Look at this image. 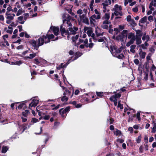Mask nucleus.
Here are the masks:
<instances>
[{
	"label": "nucleus",
	"mask_w": 156,
	"mask_h": 156,
	"mask_svg": "<svg viewBox=\"0 0 156 156\" xmlns=\"http://www.w3.org/2000/svg\"><path fill=\"white\" fill-rule=\"evenodd\" d=\"M122 8L121 5H119L118 4L115 5L114 7L112 9V10L114 11V12L112 13L111 19L112 20L114 18V16H122Z\"/></svg>",
	"instance_id": "1"
},
{
	"label": "nucleus",
	"mask_w": 156,
	"mask_h": 156,
	"mask_svg": "<svg viewBox=\"0 0 156 156\" xmlns=\"http://www.w3.org/2000/svg\"><path fill=\"white\" fill-rule=\"evenodd\" d=\"M44 38L41 37H40L38 40V43H37V42L34 40H33L31 41V44L34 47V48L37 50L38 47L42 45L44 43Z\"/></svg>",
	"instance_id": "2"
},
{
	"label": "nucleus",
	"mask_w": 156,
	"mask_h": 156,
	"mask_svg": "<svg viewBox=\"0 0 156 156\" xmlns=\"http://www.w3.org/2000/svg\"><path fill=\"white\" fill-rule=\"evenodd\" d=\"M127 37L128 39H130L126 44V46L129 47L134 43L135 40V37L134 33L131 32L127 34Z\"/></svg>",
	"instance_id": "3"
},
{
	"label": "nucleus",
	"mask_w": 156,
	"mask_h": 156,
	"mask_svg": "<svg viewBox=\"0 0 156 156\" xmlns=\"http://www.w3.org/2000/svg\"><path fill=\"white\" fill-rule=\"evenodd\" d=\"M60 28L62 36L65 37L67 35V39L69 40L71 37L70 33H69L68 30H66L65 28H63L62 25L60 26Z\"/></svg>",
	"instance_id": "4"
},
{
	"label": "nucleus",
	"mask_w": 156,
	"mask_h": 156,
	"mask_svg": "<svg viewBox=\"0 0 156 156\" xmlns=\"http://www.w3.org/2000/svg\"><path fill=\"white\" fill-rule=\"evenodd\" d=\"M84 33H86L89 36H91L93 37L94 36V34L93 33V30L92 28L90 27H85L83 29Z\"/></svg>",
	"instance_id": "5"
},
{
	"label": "nucleus",
	"mask_w": 156,
	"mask_h": 156,
	"mask_svg": "<svg viewBox=\"0 0 156 156\" xmlns=\"http://www.w3.org/2000/svg\"><path fill=\"white\" fill-rule=\"evenodd\" d=\"M5 15L7 16L6 23L8 24H9L11 22V20L14 19V17L15 16V15L14 13H9V12H6Z\"/></svg>",
	"instance_id": "6"
},
{
	"label": "nucleus",
	"mask_w": 156,
	"mask_h": 156,
	"mask_svg": "<svg viewBox=\"0 0 156 156\" xmlns=\"http://www.w3.org/2000/svg\"><path fill=\"white\" fill-rule=\"evenodd\" d=\"M54 35L52 34L48 35L47 34L46 36H44L41 37L42 38H44V43H47L50 42V40L51 39H52L54 37Z\"/></svg>",
	"instance_id": "7"
},
{
	"label": "nucleus",
	"mask_w": 156,
	"mask_h": 156,
	"mask_svg": "<svg viewBox=\"0 0 156 156\" xmlns=\"http://www.w3.org/2000/svg\"><path fill=\"white\" fill-rule=\"evenodd\" d=\"M80 17L81 20L84 23L89 25V24L88 18L84 16V14L80 16Z\"/></svg>",
	"instance_id": "8"
},
{
	"label": "nucleus",
	"mask_w": 156,
	"mask_h": 156,
	"mask_svg": "<svg viewBox=\"0 0 156 156\" xmlns=\"http://www.w3.org/2000/svg\"><path fill=\"white\" fill-rule=\"evenodd\" d=\"M39 102V101L37 100L33 99L32 102L29 104V108L31 109V107H36Z\"/></svg>",
	"instance_id": "9"
},
{
	"label": "nucleus",
	"mask_w": 156,
	"mask_h": 156,
	"mask_svg": "<svg viewBox=\"0 0 156 156\" xmlns=\"http://www.w3.org/2000/svg\"><path fill=\"white\" fill-rule=\"evenodd\" d=\"M69 30L70 31L69 33H70V36L72 34H76V31L78 30V28L77 27H74L73 28L72 27L69 28Z\"/></svg>",
	"instance_id": "10"
},
{
	"label": "nucleus",
	"mask_w": 156,
	"mask_h": 156,
	"mask_svg": "<svg viewBox=\"0 0 156 156\" xmlns=\"http://www.w3.org/2000/svg\"><path fill=\"white\" fill-rule=\"evenodd\" d=\"M63 19L62 21L63 23L67 20H70L71 19V17L67 14H64L62 16Z\"/></svg>",
	"instance_id": "11"
},
{
	"label": "nucleus",
	"mask_w": 156,
	"mask_h": 156,
	"mask_svg": "<svg viewBox=\"0 0 156 156\" xmlns=\"http://www.w3.org/2000/svg\"><path fill=\"white\" fill-rule=\"evenodd\" d=\"M26 20V19H25V18L23 19V16H21L17 18V21L20 24H23L24 23Z\"/></svg>",
	"instance_id": "12"
},
{
	"label": "nucleus",
	"mask_w": 156,
	"mask_h": 156,
	"mask_svg": "<svg viewBox=\"0 0 156 156\" xmlns=\"http://www.w3.org/2000/svg\"><path fill=\"white\" fill-rule=\"evenodd\" d=\"M95 33L97 36L103 35V32H101V29L98 27H96Z\"/></svg>",
	"instance_id": "13"
},
{
	"label": "nucleus",
	"mask_w": 156,
	"mask_h": 156,
	"mask_svg": "<svg viewBox=\"0 0 156 156\" xmlns=\"http://www.w3.org/2000/svg\"><path fill=\"white\" fill-rule=\"evenodd\" d=\"M139 55L141 59H143L145 58L146 53L145 52L143 51L141 49H139Z\"/></svg>",
	"instance_id": "14"
},
{
	"label": "nucleus",
	"mask_w": 156,
	"mask_h": 156,
	"mask_svg": "<svg viewBox=\"0 0 156 156\" xmlns=\"http://www.w3.org/2000/svg\"><path fill=\"white\" fill-rule=\"evenodd\" d=\"M147 20V17L146 16H145L140 20L139 22V25L140 26H142L143 25H141V24L144 23L146 22Z\"/></svg>",
	"instance_id": "15"
},
{
	"label": "nucleus",
	"mask_w": 156,
	"mask_h": 156,
	"mask_svg": "<svg viewBox=\"0 0 156 156\" xmlns=\"http://www.w3.org/2000/svg\"><path fill=\"white\" fill-rule=\"evenodd\" d=\"M90 26L92 27H94L96 25V21L95 19L90 18Z\"/></svg>",
	"instance_id": "16"
},
{
	"label": "nucleus",
	"mask_w": 156,
	"mask_h": 156,
	"mask_svg": "<svg viewBox=\"0 0 156 156\" xmlns=\"http://www.w3.org/2000/svg\"><path fill=\"white\" fill-rule=\"evenodd\" d=\"M53 32L56 36L58 35L59 31V28L57 27H54L53 28Z\"/></svg>",
	"instance_id": "17"
},
{
	"label": "nucleus",
	"mask_w": 156,
	"mask_h": 156,
	"mask_svg": "<svg viewBox=\"0 0 156 156\" xmlns=\"http://www.w3.org/2000/svg\"><path fill=\"white\" fill-rule=\"evenodd\" d=\"M110 18V13L108 12H106L104 16L102 17L101 19H107L109 20Z\"/></svg>",
	"instance_id": "18"
},
{
	"label": "nucleus",
	"mask_w": 156,
	"mask_h": 156,
	"mask_svg": "<svg viewBox=\"0 0 156 156\" xmlns=\"http://www.w3.org/2000/svg\"><path fill=\"white\" fill-rule=\"evenodd\" d=\"M135 40H136V44L138 45L141 43L142 41L140 37L136 36L135 37Z\"/></svg>",
	"instance_id": "19"
},
{
	"label": "nucleus",
	"mask_w": 156,
	"mask_h": 156,
	"mask_svg": "<svg viewBox=\"0 0 156 156\" xmlns=\"http://www.w3.org/2000/svg\"><path fill=\"white\" fill-rule=\"evenodd\" d=\"M136 45L135 44L131 45L130 47V51L133 53H134L135 52V49Z\"/></svg>",
	"instance_id": "20"
},
{
	"label": "nucleus",
	"mask_w": 156,
	"mask_h": 156,
	"mask_svg": "<svg viewBox=\"0 0 156 156\" xmlns=\"http://www.w3.org/2000/svg\"><path fill=\"white\" fill-rule=\"evenodd\" d=\"M114 134L116 136H120L121 135V133L120 130L115 129L114 131Z\"/></svg>",
	"instance_id": "21"
},
{
	"label": "nucleus",
	"mask_w": 156,
	"mask_h": 156,
	"mask_svg": "<svg viewBox=\"0 0 156 156\" xmlns=\"http://www.w3.org/2000/svg\"><path fill=\"white\" fill-rule=\"evenodd\" d=\"M152 123L153 124V127L152 128V133H155L156 131V122H155L154 120H153Z\"/></svg>",
	"instance_id": "22"
},
{
	"label": "nucleus",
	"mask_w": 156,
	"mask_h": 156,
	"mask_svg": "<svg viewBox=\"0 0 156 156\" xmlns=\"http://www.w3.org/2000/svg\"><path fill=\"white\" fill-rule=\"evenodd\" d=\"M71 92L68 90H66L63 94V95L66 96V97H69L70 95Z\"/></svg>",
	"instance_id": "23"
},
{
	"label": "nucleus",
	"mask_w": 156,
	"mask_h": 156,
	"mask_svg": "<svg viewBox=\"0 0 156 156\" xmlns=\"http://www.w3.org/2000/svg\"><path fill=\"white\" fill-rule=\"evenodd\" d=\"M142 39L143 40H146V41H148L149 40L150 37L148 35H144L143 36Z\"/></svg>",
	"instance_id": "24"
},
{
	"label": "nucleus",
	"mask_w": 156,
	"mask_h": 156,
	"mask_svg": "<svg viewBox=\"0 0 156 156\" xmlns=\"http://www.w3.org/2000/svg\"><path fill=\"white\" fill-rule=\"evenodd\" d=\"M115 56L119 59H122L124 57L123 54H115Z\"/></svg>",
	"instance_id": "25"
},
{
	"label": "nucleus",
	"mask_w": 156,
	"mask_h": 156,
	"mask_svg": "<svg viewBox=\"0 0 156 156\" xmlns=\"http://www.w3.org/2000/svg\"><path fill=\"white\" fill-rule=\"evenodd\" d=\"M36 56V53H33L32 54H30L29 56H27L25 57V58H28L31 59L34 58Z\"/></svg>",
	"instance_id": "26"
},
{
	"label": "nucleus",
	"mask_w": 156,
	"mask_h": 156,
	"mask_svg": "<svg viewBox=\"0 0 156 156\" xmlns=\"http://www.w3.org/2000/svg\"><path fill=\"white\" fill-rule=\"evenodd\" d=\"M8 148L7 146L3 147L2 148V153H5L8 150Z\"/></svg>",
	"instance_id": "27"
},
{
	"label": "nucleus",
	"mask_w": 156,
	"mask_h": 156,
	"mask_svg": "<svg viewBox=\"0 0 156 156\" xmlns=\"http://www.w3.org/2000/svg\"><path fill=\"white\" fill-rule=\"evenodd\" d=\"M90 18L93 19H99L101 18V16L99 15L96 16L94 14Z\"/></svg>",
	"instance_id": "28"
},
{
	"label": "nucleus",
	"mask_w": 156,
	"mask_h": 156,
	"mask_svg": "<svg viewBox=\"0 0 156 156\" xmlns=\"http://www.w3.org/2000/svg\"><path fill=\"white\" fill-rule=\"evenodd\" d=\"M108 24H104L102 23V24L101 25V28L104 29H108V26L107 25Z\"/></svg>",
	"instance_id": "29"
},
{
	"label": "nucleus",
	"mask_w": 156,
	"mask_h": 156,
	"mask_svg": "<svg viewBox=\"0 0 156 156\" xmlns=\"http://www.w3.org/2000/svg\"><path fill=\"white\" fill-rule=\"evenodd\" d=\"M136 36H138L140 37H141L142 36V34L141 33V32L140 30H137L136 31Z\"/></svg>",
	"instance_id": "30"
},
{
	"label": "nucleus",
	"mask_w": 156,
	"mask_h": 156,
	"mask_svg": "<svg viewBox=\"0 0 156 156\" xmlns=\"http://www.w3.org/2000/svg\"><path fill=\"white\" fill-rule=\"evenodd\" d=\"M23 13V9L22 8L20 9L17 11L16 15L17 16H19L21 15Z\"/></svg>",
	"instance_id": "31"
},
{
	"label": "nucleus",
	"mask_w": 156,
	"mask_h": 156,
	"mask_svg": "<svg viewBox=\"0 0 156 156\" xmlns=\"http://www.w3.org/2000/svg\"><path fill=\"white\" fill-rule=\"evenodd\" d=\"M29 113V112L28 110H26L24 112H22L23 115L25 117H27L28 114Z\"/></svg>",
	"instance_id": "32"
},
{
	"label": "nucleus",
	"mask_w": 156,
	"mask_h": 156,
	"mask_svg": "<svg viewBox=\"0 0 156 156\" xmlns=\"http://www.w3.org/2000/svg\"><path fill=\"white\" fill-rule=\"evenodd\" d=\"M141 138V135L136 138V140L137 143H140V142Z\"/></svg>",
	"instance_id": "33"
},
{
	"label": "nucleus",
	"mask_w": 156,
	"mask_h": 156,
	"mask_svg": "<svg viewBox=\"0 0 156 156\" xmlns=\"http://www.w3.org/2000/svg\"><path fill=\"white\" fill-rule=\"evenodd\" d=\"M79 37V35H76L74 37H72V40L73 42H75L76 40H77Z\"/></svg>",
	"instance_id": "34"
},
{
	"label": "nucleus",
	"mask_w": 156,
	"mask_h": 156,
	"mask_svg": "<svg viewBox=\"0 0 156 156\" xmlns=\"http://www.w3.org/2000/svg\"><path fill=\"white\" fill-rule=\"evenodd\" d=\"M107 121L108 123L109 122L110 124H111L113 122L114 120L111 118H109L107 119Z\"/></svg>",
	"instance_id": "35"
},
{
	"label": "nucleus",
	"mask_w": 156,
	"mask_h": 156,
	"mask_svg": "<svg viewBox=\"0 0 156 156\" xmlns=\"http://www.w3.org/2000/svg\"><path fill=\"white\" fill-rule=\"evenodd\" d=\"M124 5L126 6L128 4V3H131L133 1V0H124Z\"/></svg>",
	"instance_id": "36"
},
{
	"label": "nucleus",
	"mask_w": 156,
	"mask_h": 156,
	"mask_svg": "<svg viewBox=\"0 0 156 156\" xmlns=\"http://www.w3.org/2000/svg\"><path fill=\"white\" fill-rule=\"evenodd\" d=\"M59 112L60 114L62 116H63V115L64 114L66 113L65 111V110H64L63 108H62L60 109L59 110Z\"/></svg>",
	"instance_id": "37"
},
{
	"label": "nucleus",
	"mask_w": 156,
	"mask_h": 156,
	"mask_svg": "<svg viewBox=\"0 0 156 156\" xmlns=\"http://www.w3.org/2000/svg\"><path fill=\"white\" fill-rule=\"evenodd\" d=\"M68 99V97H66V96H64L62 98L61 100L62 101H66Z\"/></svg>",
	"instance_id": "38"
},
{
	"label": "nucleus",
	"mask_w": 156,
	"mask_h": 156,
	"mask_svg": "<svg viewBox=\"0 0 156 156\" xmlns=\"http://www.w3.org/2000/svg\"><path fill=\"white\" fill-rule=\"evenodd\" d=\"M138 7H139V8H141L142 9V12H145V8L144 5H140L138 6Z\"/></svg>",
	"instance_id": "39"
},
{
	"label": "nucleus",
	"mask_w": 156,
	"mask_h": 156,
	"mask_svg": "<svg viewBox=\"0 0 156 156\" xmlns=\"http://www.w3.org/2000/svg\"><path fill=\"white\" fill-rule=\"evenodd\" d=\"M25 105V104L23 102L21 103L18 106V109H21L23 107L24 105Z\"/></svg>",
	"instance_id": "40"
},
{
	"label": "nucleus",
	"mask_w": 156,
	"mask_h": 156,
	"mask_svg": "<svg viewBox=\"0 0 156 156\" xmlns=\"http://www.w3.org/2000/svg\"><path fill=\"white\" fill-rule=\"evenodd\" d=\"M87 37V35L85 34L81 33L80 35V37L82 38H85Z\"/></svg>",
	"instance_id": "41"
},
{
	"label": "nucleus",
	"mask_w": 156,
	"mask_h": 156,
	"mask_svg": "<svg viewBox=\"0 0 156 156\" xmlns=\"http://www.w3.org/2000/svg\"><path fill=\"white\" fill-rule=\"evenodd\" d=\"M97 95L99 97H101L103 95V93L102 92H96Z\"/></svg>",
	"instance_id": "42"
},
{
	"label": "nucleus",
	"mask_w": 156,
	"mask_h": 156,
	"mask_svg": "<svg viewBox=\"0 0 156 156\" xmlns=\"http://www.w3.org/2000/svg\"><path fill=\"white\" fill-rule=\"evenodd\" d=\"M50 116L49 115H45L43 117V118L44 120H48V119Z\"/></svg>",
	"instance_id": "43"
},
{
	"label": "nucleus",
	"mask_w": 156,
	"mask_h": 156,
	"mask_svg": "<svg viewBox=\"0 0 156 156\" xmlns=\"http://www.w3.org/2000/svg\"><path fill=\"white\" fill-rule=\"evenodd\" d=\"M118 107L120 108L121 109H122L123 108V107L122 105H121L120 103V101H119L118 105Z\"/></svg>",
	"instance_id": "44"
},
{
	"label": "nucleus",
	"mask_w": 156,
	"mask_h": 156,
	"mask_svg": "<svg viewBox=\"0 0 156 156\" xmlns=\"http://www.w3.org/2000/svg\"><path fill=\"white\" fill-rule=\"evenodd\" d=\"M102 20H103V23L104 24H109V23H110L109 22V20H107V19H102Z\"/></svg>",
	"instance_id": "45"
},
{
	"label": "nucleus",
	"mask_w": 156,
	"mask_h": 156,
	"mask_svg": "<svg viewBox=\"0 0 156 156\" xmlns=\"http://www.w3.org/2000/svg\"><path fill=\"white\" fill-rule=\"evenodd\" d=\"M143 147L142 146H141L139 148V152L142 153L143 152Z\"/></svg>",
	"instance_id": "46"
},
{
	"label": "nucleus",
	"mask_w": 156,
	"mask_h": 156,
	"mask_svg": "<svg viewBox=\"0 0 156 156\" xmlns=\"http://www.w3.org/2000/svg\"><path fill=\"white\" fill-rule=\"evenodd\" d=\"M148 20L150 22L152 21L153 20V16H149L148 17Z\"/></svg>",
	"instance_id": "47"
},
{
	"label": "nucleus",
	"mask_w": 156,
	"mask_h": 156,
	"mask_svg": "<svg viewBox=\"0 0 156 156\" xmlns=\"http://www.w3.org/2000/svg\"><path fill=\"white\" fill-rule=\"evenodd\" d=\"M82 55V53L81 52H77L76 54V57L77 58L81 56Z\"/></svg>",
	"instance_id": "48"
},
{
	"label": "nucleus",
	"mask_w": 156,
	"mask_h": 156,
	"mask_svg": "<svg viewBox=\"0 0 156 156\" xmlns=\"http://www.w3.org/2000/svg\"><path fill=\"white\" fill-rule=\"evenodd\" d=\"M121 94L119 93H118L114 95L115 97V99H117V98H119L121 97Z\"/></svg>",
	"instance_id": "49"
},
{
	"label": "nucleus",
	"mask_w": 156,
	"mask_h": 156,
	"mask_svg": "<svg viewBox=\"0 0 156 156\" xmlns=\"http://www.w3.org/2000/svg\"><path fill=\"white\" fill-rule=\"evenodd\" d=\"M94 45V44L92 42L90 43V44H87V47H89L90 48H91L93 47Z\"/></svg>",
	"instance_id": "50"
},
{
	"label": "nucleus",
	"mask_w": 156,
	"mask_h": 156,
	"mask_svg": "<svg viewBox=\"0 0 156 156\" xmlns=\"http://www.w3.org/2000/svg\"><path fill=\"white\" fill-rule=\"evenodd\" d=\"M133 11L135 12H136L138 11V7H135L134 8H133L132 9Z\"/></svg>",
	"instance_id": "51"
},
{
	"label": "nucleus",
	"mask_w": 156,
	"mask_h": 156,
	"mask_svg": "<svg viewBox=\"0 0 156 156\" xmlns=\"http://www.w3.org/2000/svg\"><path fill=\"white\" fill-rule=\"evenodd\" d=\"M77 14L80 15L83 13V11L82 10L79 9L77 11Z\"/></svg>",
	"instance_id": "52"
},
{
	"label": "nucleus",
	"mask_w": 156,
	"mask_h": 156,
	"mask_svg": "<svg viewBox=\"0 0 156 156\" xmlns=\"http://www.w3.org/2000/svg\"><path fill=\"white\" fill-rule=\"evenodd\" d=\"M122 49L121 48H119L118 49L116 50H115L116 54H119L121 52Z\"/></svg>",
	"instance_id": "53"
},
{
	"label": "nucleus",
	"mask_w": 156,
	"mask_h": 156,
	"mask_svg": "<svg viewBox=\"0 0 156 156\" xmlns=\"http://www.w3.org/2000/svg\"><path fill=\"white\" fill-rule=\"evenodd\" d=\"M66 21L67 24L68 25V26L71 27L72 26V24L70 23L69 20H67Z\"/></svg>",
	"instance_id": "54"
},
{
	"label": "nucleus",
	"mask_w": 156,
	"mask_h": 156,
	"mask_svg": "<svg viewBox=\"0 0 156 156\" xmlns=\"http://www.w3.org/2000/svg\"><path fill=\"white\" fill-rule=\"evenodd\" d=\"M126 20L128 22L130 21L131 20V16L130 15L127 16L126 18Z\"/></svg>",
	"instance_id": "55"
},
{
	"label": "nucleus",
	"mask_w": 156,
	"mask_h": 156,
	"mask_svg": "<svg viewBox=\"0 0 156 156\" xmlns=\"http://www.w3.org/2000/svg\"><path fill=\"white\" fill-rule=\"evenodd\" d=\"M103 6V12L104 13H105L106 12V7L107 6H105L104 5H102Z\"/></svg>",
	"instance_id": "56"
},
{
	"label": "nucleus",
	"mask_w": 156,
	"mask_h": 156,
	"mask_svg": "<svg viewBox=\"0 0 156 156\" xmlns=\"http://www.w3.org/2000/svg\"><path fill=\"white\" fill-rule=\"evenodd\" d=\"M17 49H22L23 48V46L21 45H20L16 47Z\"/></svg>",
	"instance_id": "57"
},
{
	"label": "nucleus",
	"mask_w": 156,
	"mask_h": 156,
	"mask_svg": "<svg viewBox=\"0 0 156 156\" xmlns=\"http://www.w3.org/2000/svg\"><path fill=\"white\" fill-rule=\"evenodd\" d=\"M117 141L120 143H122L124 142V140L122 139H118L117 140Z\"/></svg>",
	"instance_id": "58"
},
{
	"label": "nucleus",
	"mask_w": 156,
	"mask_h": 156,
	"mask_svg": "<svg viewBox=\"0 0 156 156\" xmlns=\"http://www.w3.org/2000/svg\"><path fill=\"white\" fill-rule=\"evenodd\" d=\"M88 40L87 39H86L84 40H83V42L84 44V45L85 46H86V47H87V44H88Z\"/></svg>",
	"instance_id": "59"
},
{
	"label": "nucleus",
	"mask_w": 156,
	"mask_h": 156,
	"mask_svg": "<svg viewBox=\"0 0 156 156\" xmlns=\"http://www.w3.org/2000/svg\"><path fill=\"white\" fill-rule=\"evenodd\" d=\"M134 63L136 65H138L139 63V61L137 59H135L134 60Z\"/></svg>",
	"instance_id": "60"
},
{
	"label": "nucleus",
	"mask_w": 156,
	"mask_h": 156,
	"mask_svg": "<svg viewBox=\"0 0 156 156\" xmlns=\"http://www.w3.org/2000/svg\"><path fill=\"white\" fill-rule=\"evenodd\" d=\"M65 112H68L70 110V107H66L65 109H64Z\"/></svg>",
	"instance_id": "61"
},
{
	"label": "nucleus",
	"mask_w": 156,
	"mask_h": 156,
	"mask_svg": "<svg viewBox=\"0 0 156 156\" xmlns=\"http://www.w3.org/2000/svg\"><path fill=\"white\" fill-rule=\"evenodd\" d=\"M128 130L130 132V133H133V129L132 127H129L128 129Z\"/></svg>",
	"instance_id": "62"
},
{
	"label": "nucleus",
	"mask_w": 156,
	"mask_h": 156,
	"mask_svg": "<svg viewBox=\"0 0 156 156\" xmlns=\"http://www.w3.org/2000/svg\"><path fill=\"white\" fill-rule=\"evenodd\" d=\"M6 32L9 34H12V30L10 29H7L6 30Z\"/></svg>",
	"instance_id": "63"
},
{
	"label": "nucleus",
	"mask_w": 156,
	"mask_h": 156,
	"mask_svg": "<svg viewBox=\"0 0 156 156\" xmlns=\"http://www.w3.org/2000/svg\"><path fill=\"white\" fill-rule=\"evenodd\" d=\"M119 29L121 30H122L124 29V25H119Z\"/></svg>",
	"instance_id": "64"
}]
</instances>
